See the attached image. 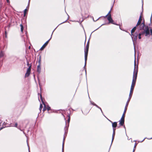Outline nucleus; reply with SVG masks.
I'll return each mask as SVG.
<instances>
[{
	"label": "nucleus",
	"instance_id": "36",
	"mask_svg": "<svg viewBox=\"0 0 152 152\" xmlns=\"http://www.w3.org/2000/svg\"><path fill=\"white\" fill-rule=\"evenodd\" d=\"M3 129V127H1V128H0V131L2 129Z\"/></svg>",
	"mask_w": 152,
	"mask_h": 152
},
{
	"label": "nucleus",
	"instance_id": "32",
	"mask_svg": "<svg viewBox=\"0 0 152 152\" xmlns=\"http://www.w3.org/2000/svg\"><path fill=\"white\" fill-rule=\"evenodd\" d=\"M92 104L94 105H95V106H96V107H98V106L95 104L94 103H92Z\"/></svg>",
	"mask_w": 152,
	"mask_h": 152
},
{
	"label": "nucleus",
	"instance_id": "27",
	"mask_svg": "<svg viewBox=\"0 0 152 152\" xmlns=\"http://www.w3.org/2000/svg\"><path fill=\"white\" fill-rule=\"evenodd\" d=\"M40 98L41 99V101H42V103H43V102H44L43 101V98H42V96L41 94H40Z\"/></svg>",
	"mask_w": 152,
	"mask_h": 152
},
{
	"label": "nucleus",
	"instance_id": "8",
	"mask_svg": "<svg viewBox=\"0 0 152 152\" xmlns=\"http://www.w3.org/2000/svg\"><path fill=\"white\" fill-rule=\"evenodd\" d=\"M109 121L112 123V126L113 128V131H115L116 129L115 128L117 127V122H113L112 121L110 120H109Z\"/></svg>",
	"mask_w": 152,
	"mask_h": 152
},
{
	"label": "nucleus",
	"instance_id": "18",
	"mask_svg": "<svg viewBox=\"0 0 152 152\" xmlns=\"http://www.w3.org/2000/svg\"><path fill=\"white\" fill-rule=\"evenodd\" d=\"M141 23H142L141 21H140V20H138V22H137V24L136 25V26H140V25L141 24Z\"/></svg>",
	"mask_w": 152,
	"mask_h": 152
},
{
	"label": "nucleus",
	"instance_id": "9",
	"mask_svg": "<svg viewBox=\"0 0 152 152\" xmlns=\"http://www.w3.org/2000/svg\"><path fill=\"white\" fill-rule=\"evenodd\" d=\"M51 38V37L50 38L48 41H47L45 42V43L42 45V47L40 48V50H42L44 49V48L47 46V45L48 44Z\"/></svg>",
	"mask_w": 152,
	"mask_h": 152
},
{
	"label": "nucleus",
	"instance_id": "30",
	"mask_svg": "<svg viewBox=\"0 0 152 152\" xmlns=\"http://www.w3.org/2000/svg\"><path fill=\"white\" fill-rule=\"evenodd\" d=\"M151 23H152V19H151H151H150V24H148V26H150V24H151Z\"/></svg>",
	"mask_w": 152,
	"mask_h": 152
},
{
	"label": "nucleus",
	"instance_id": "23",
	"mask_svg": "<svg viewBox=\"0 0 152 152\" xmlns=\"http://www.w3.org/2000/svg\"><path fill=\"white\" fill-rule=\"evenodd\" d=\"M142 13H141L140 14V16L139 17V19L138 20H140V21H142Z\"/></svg>",
	"mask_w": 152,
	"mask_h": 152
},
{
	"label": "nucleus",
	"instance_id": "37",
	"mask_svg": "<svg viewBox=\"0 0 152 152\" xmlns=\"http://www.w3.org/2000/svg\"><path fill=\"white\" fill-rule=\"evenodd\" d=\"M150 139H152V137Z\"/></svg>",
	"mask_w": 152,
	"mask_h": 152
},
{
	"label": "nucleus",
	"instance_id": "1",
	"mask_svg": "<svg viewBox=\"0 0 152 152\" xmlns=\"http://www.w3.org/2000/svg\"><path fill=\"white\" fill-rule=\"evenodd\" d=\"M134 68L133 72V75L132 83L136 84L138 71V66H137L136 67V61L135 60L134 61Z\"/></svg>",
	"mask_w": 152,
	"mask_h": 152
},
{
	"label": "nucleus",
	"instance_id": "34",
	"mask_svg": "<svg viewBox=\"0 0 152 152\" xmlns=\"http://www.w3.org/2000/svg\"><path fill=\"white\" fill-rule=\"evenodd\" d=\"M7 3H9V0H7Z\"/></svg>",
	"mask_w": 152,
	"mask_h": 152
},
{
	"label": "nucleus",
	"instance_id": "35",
	"mask_svg": "<svg viewBox=\"0 0 152 152\" xmlns=\"http://www.w3.org/2000/svg\"><path fill=\"white\" fill-rule=\"evenodd\" d=\"M75 93H74L73 94V96H74V95H75Z\"/></svg>",
	"mask_w": 152,
	"mask_h": 152
},
{
	"label": "nucleus",
	"instance_id": "21",
	"mask_svg": "<svg viewBox=\"0 0 152 152\" xmlns=\"http://www.w3.org/2000/svg\"><path fill=\"white\" fill-rule=\"evenodd\" d=\"M28 11V10L27 9H25L24 11V16L25 17L26 16V15L27 13V12Z\"/></svg>",
	"mask_w": 152,
	"mask_h": 152
},
{
	"label": "nucleus",
	"instance_id": "10",
	"mask_svg": "<svg viewBox=\"0 0 152 152\" xmlns=\"http://www.w3.org/2000/svg\"><path fill=\"white\" fill-rule=\"evenodd\" d=\"M138 35V34L137 32L135 33H133L132 34H131L132 39H133L134 40H137Z\"/></svg>",
	"mask_w": 152,
	"mask_h": 152
},
{
	"label": "nucleus",
	"instance_id": "33",
	"mask_svg": "<svg viewBox=\"0 0 152 152\" xmlns=\"http://www.w3.org/2000/svg\"><path fill=\"white\" fill-rule=\"evenodd\" d=\"M27 64L28 66L29 65V62L28 61H27Z\"/></svg>",
	"mask_w": 152,
	"mask_h": 152
},
{
	"label": "nucleus",
	"instance_id": "4",
	"mask_svg": "<svg viewBox=\"0 0 152 152\" xmlns=\"http://www.w3.org/2000/svg\"><path fill=\"white\" fill-rule=\"evenodd\" d=\"M89 41H88L87 42V45L85 49V64H86L87 62V56L88 55V53L89 47Z\"/></svg>",
	"mask_w": 152,
	"mask_h": 152
},
{
	"label": "nucleus",
	"instance_id": "13",
	"mask_svg": "<svg viewBox=\"0 0 152 152\" xmlns=\"http://www.w3.org/2000/svg\"><path fill=\"white\" fill-rule=\"evenodd\" d=\"M37 64L38 63V65H41V56H39L38 58L37 61Z\"/></svg>",
	"mask_w": 152,
	"mask_h": 152
},
{
	"label": "nucleus",
	"instance_id": "2",
	"mask_svg": "<svg viewBox=\"0 0 152 152\" xmlns=\"http://www.w3.org/2000/svg\"><path fill=\"white\" fill-rule=\"evenodd\" d=\"M129 103H128V102H126L124 108V112L123 113L121 119L119 121V124L121 126H123L124 124L125 115L127 110Z\"/></svg>",
	"mask_w": 152,
	"mask_h": 152
},
{
	"label": "nucleus",
	"instance_id": "16",
	"mask_svg": "<svg viewBox=\"0 0 152 152\" xmlns=\"http://www.w3.org/2000/svg\"><path fill=\"white\" fill-rule=\"evenodd\" d=\"M132 94H129V98L128 99L126 102H128V103H129V102L130 100V99L132 97Z\"/></svg>",
	"mask_w": 152,
	"mask_h": 152
},
{
	"label": "nucleus",
	"instance_id": "29",
	"mask_svg": "<svg viewBox=\"0 0 152 152\" xmlns=\"http://www.w3.org/2000/svg\"><path fill=\"white\" fill-rule=\"evenodd\" d=\"M17 126H18L17 123H16L14 126L12 125L11 126H14V127H17Z\"/></svg>",
	"mask_w": 152,
	"mask_h": 152
},
{
	"label": "nucleus",
	"instance_id": "26",
	"mask_svg": "<svg viewBox=\"0 0 152 152\" xmlns=\"http://www.w3.org/2000/svg\"><path fill=\"white\" fill-rule=\"evenodd\" d=\"M47 109L48 111H49L51 110L50 107L48 105L47 106Z\"/></svg>",
	"mask_w": 152,
	"mask_h": 152
},
{
	"label": "nucleus",
	"instance_id": "6",
	"mask_svg": "<svg viewBox=\"0 0 152 152\" xmlns=\"http://www.w3.org/2000/svg\"><path fill=\"white\" fill-rule=\"evenodd\" d=\"M146 26L148 27V26H146L145 24V21L144 19H143V21L140 25L139 26V30H145V28Z\"/></svg>",
	"mask_w": 152,
	"mask_h": 152
},
{
	"label": "nucleus",
	"instance_id": "22",
	"mask_svg": "<svg viewBox=\"0 0 152 152\" xmlns=\"http://www.w3.org/2000/svg\"><path fill=\"white\" fill-rule=\"evenodd\" d=\"M4 53L3 52L1 51L0 53V58H2L4 56Z\"/></svg>",
	"mask_w": 152,
	"mask_h": 152
},
{
	"label": "nucleus",
	"instance_id": "38",
	"mask_svg": "<svg viewBox=\"0 0 152 152\" xmlns=\"http://www.w3.org/2000/svg\"><path fill=\"white\" fill-rule=\"evenodd\" d=\"M63 147H64V144L63 145Z\"/></svg>",
	"mask_w": 152,
	"mask_h": 152
},
{
	"label": "nucleus",
	"instance_id": "19",
	"mask_svg": "<svg viewBox=\"0 0 152 152\" xmlns=\"http://www.w3.org/2000/svg\"><path fill=\"white\" fill-rule=\"evenodd\" d=\"M20 30L21 32L23 33V26L22 24H20Z\"/></svg>",
	"mask_w": 152,
	"mask_h": 152
},
{
	"label": "nucleus",
	"instance_id": "14",
	"mask_svg": "<svg viewBox=\"0 0 152 152\" xmlns=\"http://www.w3.org/2000/svg\"><path fill=\"white\" fill-rule=\"evenodd\" d=\"M137 27V26H136L132 29L131 31V34H132L133 33H134V32L136 29Z\"/></svg>",
	"mask_w": 152,
	"mask_h": 152
},
{
	"label": "nucleus",
	"instance_id": "24",
	"mask_svg": "<svg viewBox=\"0 0 152 152\" xmlns=\"http://www.w3.org/2000/svg\"><path fill=\"white\" fill-rule=\"evenodd\" d=\"M137 145V143H135V145L134 146L133 152H134V151H135Z\"/></svg>",
	"mask_w": 152,
	"mask_h": 152
},
{
	"label": "nucleus",
	"instance_id": "7",
	"mask_svg": "<svg viewBox=\"0 0 152 152\" xmlns=\"http://www.w3.org/2000/svg\"><path fill=\"white\" fill-rule=\"evenodd\" d=\"M31 65H30L29 66V67L28 69L26 72L25 75V77H26L29 76L30 74L31 71Z\"/></svg>",
	"mask_w": 152,
	"mask_h": 152
},
{
	"label": "nucleus",
	"instance_id": "20",
	"mask_svg": "<svg viewBox=\"0 0 152 152\" xmlns=\"http://www.w3.org/2000/svg\"><path fill=\"white\" fill-rule=\"evenodd\" d=\"M67 116L68 117L67 122L68 123H69L70 121V115L69 114L68 115H67Z\"/></svg>",
	"mask_w": 152,
	"mask_h": 152
},
{
	"label": "nucleus",
	"instance_id": "28",
	"mask_svg": "<svg viewBox=\"0 0 152 152\" xmlns=\"http://www.w3.org/2000/svg\"><path fill=\"white\" fill-rule=\"evenodd\" d=\"M5 37L6 38H7V33L6 30L5 31Z\"/></svg>",
	"mask_w": 152,
	"mask_h": 152
},
{
	"label": "nucleus",
	"instance_id": "11",
	"mask_svg": "<svg viewBox=\"0 0 152 152\" xmlns=\"http://www.w3.org/2000/svg\"><path fill=\"white\" fill-rule=\"evenodd\" d=\"M135 85V83H132V85L131 86L130 94H132Z\"/></svg>",
	"mask_w": 152,
	"mask_h": 152
},
{
	"label": "nucleus",
	"instance_id": "31",
	"mask_svg": "<svg viewBox=\"0 0 152 152\" xmlns=\"http://www.w3.org/2000/svg\"><path fill=\"white\" fill-rule=\"evenodd\" d=\"M150 32H151V35L152 36V29H150Z\"/></svg>",
	"mask_w": 152,
	"mask_h": 152
},
{
	"label": "nucleus",
	"instance_id": "17",
	"mask_svg": "<svg viewBox=\"0 0 152 152\" xmlns=\"http://www.w3.org/2000/svg\"><path fill=\"white\" fill-rule=\"evenodd\" d=\"M115 131H113V133L112 135V142L113 141L114 139L115 135Z\"/></svg>",
	"mask_w": 152,
	"mask_h": 152
},
{
	"label": "nucleus",
	"instance_id": "3",
	"mask_svg": "<svg viewBox=\"0 0 152 152\" xmlns=\"http://www.w3.org/2000/svg\"><path fill=\"white\" fill-rule=\"evenodd\" d=\"M149 27L146 26L145 30H143V31L139 34L138 38L140 39L141 38V35L145 34V36H147L149 34Z\"/></svg>",
	"mask_w": 152,
	"mask_h": 152
},
{
	"label": "nucleus",
	"instance_id": "25",
	"mask_svg": "<svg viewBox=\"0 0 152 152\" xmlns=\"http://www.w3.org/2000/svg\"><path fill=\"white\" fill-rule=\"evenodd\" d=\"M43 107V106L42 105V104H40V107H39V110L40 111H41V110L42 108Z\"/></svg>",
	"mask_w": 152,
	"mask_h": 152
},
{
	"label": "nucleus",
	"instance_id": "5",
	"mask_svg": "<svg viewBox=\"0 0 152 152\" xmlns=\"http://www.w3.org/2000/svg\"><path fill=\"white\" fill-rule=\"evenodd\" d=\"M105 17L107 18L108 20L109 23L115 24V23L114 22V21L111 18L110 10L108 12V14L106 15Z\"/></svg>",
	"mask_w": 152,
	"mask_h": 152
},
{
	"label": "nucleus",
	"instance_id": "15",
	"mask_svg": "<svg viewBox=\"0 0 152 152\" xmlns=\"http://www.w3.org/2000/svg\"><path fill=\"white\" fill-rule=\"evenodd\" d=\"M42 103L44 105V107L43 109V111L44 112V111H45L47 110V107H46V104H45V103H44V102H43Z\"/></svg>",
	"mask_w": 152,
	"mask_h": 152
},
{
	"label": "nucleus",
	"instance_id": "12",
	"mask_svg": "<svg viewBox=\"0 0 152 152\" xmlns=\"http://www.w3.org/2000/svg\"><path fill=\"white\" fill-rule=\"evenodd\" d=\"M41 65H38L37 68V71L39 73H40L41 71Z\"/></svg>",
	"mask_w": 152,
	"mask_h": 152
}]
</instances>
